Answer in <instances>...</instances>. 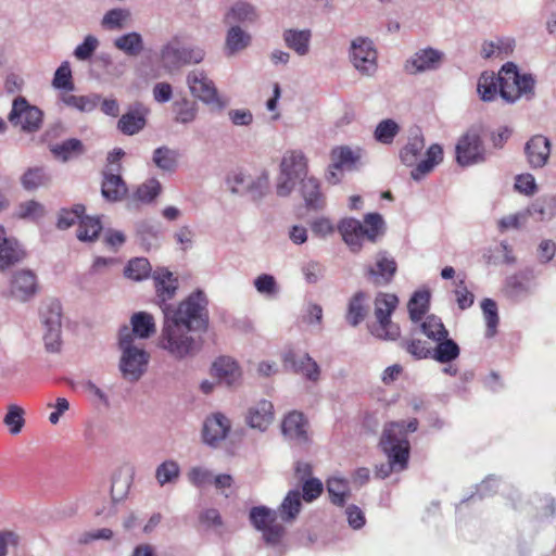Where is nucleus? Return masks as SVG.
Wrapping results in <instances>:
<instances>
[{
  "instance_id": "f257e3e1",
  "label": "nucleus",
  "mask_w": 556,
  "mask_h": 556,
  "mask_svg": "<svg viewBox=\"0 0 556 556\" xmlns=\"http://www.w3.org/2000/svg\"><path fill=\"white\" fill-rule=\"evenodd\" d=\"M418 429V420L410 418L407 421H391L383 428L380 446L388 458L387 465L377 468L376 475L384 479L392 472L406 469L409 458L408 433Z\"/></svg>"
},
{
  "instance_id": "f03ea898",
  "label": "nucleus",
  "mask_w": 556,
  "mask_h": 556,
  "mask_svg": "<svg viewBox=\"0 0 556 556\" xmlns=\"http://www.w3.org/2000/svg\"><path fill=\"white\" fill-rule=\"evenodd\" d=\"M399 155L402 164L412 167L410 178L420 181L442 163L443 149L433 143L425 151V138L416 130L408 137Z\"/></svg>"
},
{
  "instance_id": "7ed1b4c3",
  "label": "nucleus",
  "mask_w": 556,
  "mask_h": 556,
  "mask_svg": "<svg viewBox=\"0 0 556 556\" xmlns=\"http://www.w3.org/2000/svg\"><path fill=\"white\" fill-rule=\"evenodd\" d=\"M207 304L204 291L195 290L177 305L163 304V320L193 331L205 330L208 324Z\"/></svg>"
},
{
  "instance_id": "20e7f679",
  "label": "nucleus",
  "mask_w": 556,
  "mask_h": 556,
  "mask_svg": "<svg viewBox=\"0 0 556 556\" xmlns=\"http://www.w3.org/2000/svg\"><path fill=\"white\" fill-rule=\"evenodd\" d=\"M192 330L163 320L157 346L177 362L194 358L201 351V341L190 334Z\"/></svg>"
},
{
  "instance_id": "39448f33",
  "label": "nucleus",
  "mask_w": 556,
  "mask_h": 556,
  "mask_svg": "<svg viewBox=\"0 0 556 556\" xmlns=\"http://www.w3.org/2000/svg\"><path fill=\"white\" fill-rule=\"evenodd\" d=\"M118 369L127 381H138L147 371L150 354L143 342H135L128 331L118 337Z\"/></svg>"
},
{
  "instance_id": "423d86ee",
  "label": "nucleus",
  "mask_w": 556,
  "mask_h": 556,
  "mask_svg": "<svg viewBox=\"0 0 556 556\" xmlns=\"http://www.w3.org/2000/svg\"><path fill=\"white\" fill-rule=\"evenodd\" d=\"M338 229L343 241L352 252H358L364 239L375 242L384 231V220L378 213H369L364 217V223L355 218H343Z\"/></svg>"
},
{
  "instance_id": "0eeeda50",
  "label": "nucleus",
  "mask_w": 556,
  "mask_h": 556,
  "mask_svg": "<svg viewBox=\"0 0 556 556\" xmlns=\"http://www.w3.org/2000/svg\"><path fill=\"white\" fill-rule=\"evenodd\" d=\"M535 78L530 73L520 72L513 62L505 63L500 70V96L507 103H515L535 96Z\"/></svg>"
},
{
  "instance_id": "6e6552de",
  "label": "nucleus",
  "mask_w": 556,
  "mask_h": 556,
  "mask_svg": "<svg viewBox=\"0 0 556 556\" xmlns=\"http://www.w3.org/2000/svg\"><path fill=\"white\" fill-rule=\"evenodd\" d=\"M279 167L276 192L279 197H287L296 182L307 175V157L302 150H288L283 153Z\"/></svg>"
},
{
  "instance_id": "1a4fd4ad",
  "label": "nucleus",
  "mask_w": 556,
  "mask_h": 556,
  "mask_svg": "<svg viewBox=\"0 0 556 556\" xmlns=\"http://www.w3.org/2000/svg\"><path fill=\"white\" fill-rule=\"evenodd\" d=\"M249 520L253 528L262 534L266 545L279 546L285 538L286 529L278 521L276 510L266 506H255L250 509Z\"/></svg>"
},
{
  "instance_id": "9d476101",
  "label": "nucleus",
  "mask_w": 556,
  "mask_h": 556,
  "mask_svg": "<svg viewBox=\"0 0 556 556\" xmlns=\"http://www.w3.org/2000/svg\"><path fill=\"white\" fill-rule=\"evenodd\" d=\"M204 58V49L195 46H186L178 37L170 39L161 49L163 66L169 72L187 64H199Z\"/></svg>"
},
{
  "instance_id": "9b49d317",
  "label": "nucleus",
  "mask_w": 556,
  "mask_h": 556,
  "mask_svg": "<svg viewBox=\"0 0 556 556\" xmlns=\"http://www.w3.org/2000/svg\"><path fill=\"white\" fill-rule=\"evenodd\" d=\"M399 303L397 296L392 293L380 292L375 299V316L378 321L371 333L384 340H395L400 337V327L391 321V315Z\"/></svg>"
},
{
  "instance_id": "f8f14e48",
  "label": "nucleus",
  "mask_w": 556,
  "mask_h": 556,
  "mask_svg": "<svg viewBox=\"0 0 556 556\" xmlns=\"http://www.w3.org/2000/svg\"><path fill=\"white\" fill-rule=\"evenodd\" d=\"M349 60L361 76L370 78L378 71V52L369 38L356 37L351 41Z\"/></svg>"
},
{
  "instance_id": "ddd939ff",
  "label": "nucleus",
  "mask_w": 556,
  "mask_h": 556,
  "mask_svg": "<svg viewBox=\"0 0 556 556\" xmlns=\"http://www.w3.org/2000/svg\"><path fill=\"white\" fill-rule=\"evenodd\" d=\"M8 119L14 127H18L21 131L34 134L41 128L43 113L39 108L30 104L24 97H17L12 102Z\"/></svg>"
},
{
  "instance_id": "4468645a",
  "label": "nucleus",
  "mask_w": 556,
  "mask_h": 556,
  "mask_svg": "<svg viewBox=\"0 0 556 556\" xmlns=\"http://www.w3.org/2000/svg\"><path fill=\"white\" fill-rule=\"evenodd\" d=\"M40 282L36 271L29 268H20L12 273L10 278L9 295L17 303H28L40 292Z\"/></svg>"
},
{
  "instance_id": "2eb2a0df",
  "label": "nucleus",
  "mask_w": 556,
  "mask_h": 556,
  "mask_svg": "<svg viewBox=\"0 0 556 556\" xmlns=\"http://www.w3.org/2000/svg\"><path fill=\"white\" fill-rule=\"evenodd\" d=\"M186 83L192 97L207 105L222 109L225 103L222 100L215 83L206 72L194 68L187 74Z\"/></svg>"
},
{
  "instance_id": "dca6fc26",
  "label": "nucleus",
  "mask_w": 556,
  "mask_h": 556,
  "mask_svg": "<svg viewBox=\"0 0 556 556\" xmlns=\"http://www.w3.org/2000/svg\"><path fill=\"white\" fill-rule=\"evenodd\" d=\"M485 148L477 129L462 135L455 147L456 162L460 166H471L485 161Z\"/></svg>"
},
{
  "instance_id": "f3484780",
  "label": "nucleus",
  "mask_w": 556,
  "mask_h": 556,
  "mask_svg": "<svg viewBox=\"0 0 556 556\" xmlns=\"http://www.w3.org/2000/svg\"><path fill=\"white\" fill-rule=\"evenodd\" d=\"M445 53L442 50L426 47L417 50L405 62V71L412 75L437 72L445 62Z\"/></svg>"
},
{
  "instance_id": "a211bd4d",
  "label": "nucleus",
  "mask_w": 556,
  "mask_h": 556,
  "mask_svg": "<svg viewBox=\"0 0 556 556\" xmlns=\"http://www.w3.org/2000/svg\"><path fill=\"white\" fill-rule=\"evenodd\" d=\"M211 375L218 384L238 388L242 382L243 372L239 364L229 356H220L211 367Z\"/></svg>"
},
{
  "instance_id": "6ab92c4d",
  "label": "nucleus",
  "mask_w": 556,
  "mask_h": 556,
  "mask_svg": "<svg viewBox=\"0 0 556 556\" xmlns=\"http://www.w3.org/2000/svg\"><path fill=\"white\" fill-rule=\"evenodd\" d=\"M283 364L305 379L317 382L320 378L319 365L305 352L289 350L282 355Z\"/></svg>"
},
{
  "instance_id": "aec40b11",
  "label": "nucleus",
  "mask_w": 556,
  "mask_h": 556,
  "mask_svg": "<svg viewBox=\"0 0 556 556\" xmlns=\"http://www.w3.org/2000/svg\"><path fill=\"white\" fill-rule=\"evenodd\" d=\"M275 419L274 404L266 400L261 399L251 404L244 415L245 424L254 430L265 432Z\"/></svg>"
},
{
  "instance_id": "412c9836",
  "label": "nucleus",
  "mask_w": 556,
  "mask_h": 556,
  "mask_svg": "<svg viewBox=\"0 0 556 556\" xmlns=\"http://www.w3.org/2000/svg\"><path fill=\"white\" fill-rule=\"evenodd\" d=\"M231 429L230 419L223 413H213L206 417L202 437L205 444L217 447L228 435Z\"/></svg>"
},
{
  "instance_id": "4be33fe9",
  "label": "nucleus",
  "mask_w": 556,
  "mask_h": 556,
  "mask_svg": "<svg viewBox=\"0 0 556 556\" xmlns=\"http://www.w3.org/2000/svg\"><path fill=\"white\" fill-rule=\"evenodd\" d=\"M396 271V263L386 252H379L366 268L367 278L377 286L388 285Z\"/></svg>"
},
{
  "instance_id": "5701e85b",
  "label": "nucleus",
  "mask_w": 556,
  "mask_h": 556,
  "mask_svg": "<svg viewBox=\"0 0 556 556\" xmlns=\"http://www.w3.org/2000/svg\"><path fill=\"white\" fill-rule=\"evenodd\" d=\"M535 287L532 274L530 271H521L506 278L503 293L508 299L518 301L532 294Z\"/></svg>"
},
{
  "instance_id": "b1692460",
  "label": "nucleus",
  "mask_w": 556,
  "mask_h": 556,
  "mask_svg": "<svg viewBox=\"0 0 556 556\" xmlns=\"http://www.w3.org/2000/svg\"><path fill=\"white\" fill-rule=\"evenodd\" d=\"M124 331H128L135 342H143L156 331L154 317L147 312L135 313L130 317V326H123L118 337H123Z\"/></svg>"
},
{
  "instance_id": "393cba45",
  "label": "nucleus",
  "mask_w": 556,
  "mask_h": 556,
  "mask_svg": "<svg viewBox=\"0 0 556 556\" xmlns=\"http://www.w3.org/2000/svg\"><path fill=\"white\" fill-rule=\"evenodd\" d=\"M527 161L531 168L544 167L551 155V141L543 135L531 137L525 147Z\"/></svg>"
},
{
  "instance_id": "a878e982",
  "label": "nucleus",
  "mask_w": 556,
  "mask_h": 556,
  "mask_svg": "<svg viewBox=\"0 0 556 556\" xmlns=\"http://www.w3.org/2000/svg\"><path fill=\"white\" fill-rule=\"evenodd\" d=\"M25 251L20 242L7 233L5 228L0 224V270L23 261Z\"/></svg>"
},
{
  "instance_id": "bb28decb",
  "label": "nucleus",
  "mask_w": 556,
  "mask_h": 556,
  "mask_svg": "<svg viewBox=\"0 0 556 556\" xmlns=\"http://www.w3.org/2000/svg\"><path fill=\"white\" fill-rule=\"evenodd\" d=\"M307 428V420L300 412H290L282 419V433L290 441L305 443L308 440Z\"/></svg>"
},
{
  "instance_id": "cd10ccee",
  "label": "nucleus",
  "mask_w": 556,
  "mask_h": 556,
  "mask_svg": "<svg viewBox=\"0 0 556 556\" xmlns=\"http://www.w3.org/2000/svg\"><path fill=\"white\" fill-rule=\"evenodd\" d=\"M252 36L239 25H229L225 36L224 52L230 58L235 56L251 46Z\"/></svg>"
},
{
  "instance_id": "c85d7f7f",
  "label": "nucleus",
  "mask_w": 556,
  "mask_h": 556,
  "mask_svg": "<svg viewBox=\"0 0 556 556\" xmlns=\"http://www.w3.org/2000/svg\"><path fill=\"white\" fill-rule=\"evenodd\" d=\"M515 46V39L510 37L484 40L481 43L480 55L483 59H504L513 53Z\"/></svg>"
},
{
  "instance_id": "c756f323",
  "label": "nucleus",
  "mask_w": 556,
  "mask_h": 556,
  "mask_svg": "<svg viewBox=\"0 0 556 556\" xmlns=\"http://www.w3.org/2000/svg\"><path fill=\"white\" fill-rule=\"evenodd\" d=\"M153 280L157 298L163 304H166L165 302L176 294L178 289L177 278L169 270L161 268L154 271Z\"/></svg>"
},
{
  "instance_id": "7c9ffc66",
  "label": "nucleus",
  "mask_w": 556,
  "mask_h": 556,
  "mask_svg": "<svg viewBox=\"0 0 556 556\" xmlns=\"http://www.w3.org/2000/svg\"><path fill=\"white\" fill-rule=\"evenodd\" d=\"M282 39L285 45L299 56L308 54L312 39L309 29H286L282 33Z\"/></svg>"
},
{
  "instance_id": "2f4dec72",
  "label": "nucleus",
  "mask_w": 556,
  "mask_h": 556,
  "mask_svg": "<svg viewBox=\"0 0 556 556\" xmlns=\"http://www.w3.org/2000/svg\"><path fill=\"white\" fill-rule=\"evenodd\" d=\"M257 18L258 13L252 4L238 2L227 11L224 22L228 25H249L255 23Z\"/></svg>"
},
{
  "instance_id": "473e14b6",
  "label": "nucleus",
  "mask_w": 556,
  "mask_h": 556,
  "mask_svg": "<svg viewBox=\"0 0 556 556\" xmlns=\"http://www.w3.org/2000/svg\"><path fill=\"white\" fill-rule=\"evenodd\" d=\"M134 476V468L130 466L119 467L112 479L111 496L113 502L122 501L128 493Z\"/></svg>"
},
{
  "instance_id": "72a5a7b5",
  "label": "nucleus",
  "mask_w": 556,
  "mask_h": 556,
  "mask_svg": "<svg viewBox=\"0 0 556 556\" xmlns=\"http://www.w3.org/2000/svg\"><path fill=\"white\" fill-rule=\"evenodd\" d=\"M362 150L341 146L331 151V167L333 169H351L361 160Z\"/></svg>"
},
{
  "instance_id": "f704fd0d",
  "label": "nucleus",
  "mask_w": 556,
  "mask_h": 556,
  "mask_svg": "<svg viewBox=\"0 0 556 556\" xmlns=\"http://www.w3.org/2000/svg\"><path fill=\"white\" fill-rule=\"evenodd\" d=\"M46 213L45 205L31 199L20 202L12 212V218L36 223L43 218Z\"/></svg>"
},
{
  "instance_id": "c9c22d12",
  "label": "nucleus",
  "mask_w": 556,
  "mask_h": 556,
  "mask_svg": "<svg viewBox=\"0 0 556 556\" xmlns=\"http://www.w3.org/2000/svg\"><path fill=\"white\" fill-rule=\"evenodd\" d=\"M101 192L106 200L115 202L126 195L127 187L118 173H104Z\"/></svg>"
},
{
  "instance_id": "e433bc0d",
  "label": "nucleus",
  "mask_w": 556,
  "mask_h": 556,
  "mask_svg": "<svg viewBox=\"0 0 556 556\" xmlns=\"http://www.w3.org/2000/svg\"><path fill=\"white\" fill-rule=\"evenodd\" d=\"M477 91L482 101H494L500 94V73L483 72L478 79Z\"/></svg>"
},
{
  "instance_id": "4c0bfd02",
  "label": "nucleus",
  "mask_w": 556,
  "mask_h": 556,
  "mask_svg": "<svg viewBox=\"0 0 556 556\" xmlns=\"http://www.w3.org/2000/svg\"><path fill=\"white\" fill-rule=\"evenodd\" d=\"M152 161L162 172L173 174L178 168L179 152L168 147H160L153 151Z\"/></svg>"
},
{
  "instance_id": "58836bf2",
  "label": "nucleus",
  "mask_w": 556,
  "mask_h": 556,
  "mask_svg": "<svg viewBox=\"0 0 556 556\" xmlns=\"http://www.w3.org/2000/svg\"><path fill=\"white\" fill-rule=\"evenodd\" d=\"M301 506L302 502L300 491L291 490L287 493L276 511L282 521L292 522L298 517Z\"/></svg>"
},
{
  "instance_id": "ea45409f",
  "label": "nucleus",
  "mask_w": 556,
  "mask_h": 556,
  "mask_svg": "<svg viewBox=\"0 0 556 556\" xmlns=\"http://www.w3.org/2000/svg\"><path fill=\"white\" fill-rule=\"evenodd\" d=\"M26 410L18 404L11 403L7 406V413L3 416V425L12 435L22 432L26 424Z\"/></svg>"
},
{
  "instance_id": "a19ab883",
  "label": "nucleus",
  "mask_w": 556,
  "mask_h": 556,
  "mask_svg": "<svg viewBox=\"0 0 556 556\" xmlns=\"http://www.w3.org/2000/svg\"><path fill=\"white\" fill-rule=\"evenodd\" d=\"M131 21V12L126 8L109 10L101 20V26L108 30H121L126 28Z\"/></svg>"
},
{
  "instance_id": "79ce46f5",
  "label": "nucleus",
  "mask_w": 556,
  "mask_h": 556,
  "mask_svg": "<svg viewBox=\"0 0 556 556\" xmlns=\"http://www.w3.org/2000/svg\"><path fill=\"white\" fill-rule=\"evenodd\" d=\"M146 126V111H130L121 116L117 128L124 135L132 136L138 134Z\"/></svg>"
},
{
  "instance_id": "37998d69",
  "label": "nucleus",
  "mask_w": 556,
  "mask_h": 556,
  "mask_svg": "<svg viewBox=\"0 0 556 556\" xmlns=\"http://www.w3.org/2000/svg\"><path fill=\"white\" fill-rule=\"evenodd\" d=\"M301 180V191L305 203L311 208H321L324 206V199L319 190V182L314 177L307 175Z\"/></svg>"
},
{
  "instance_id": "c03bdc74",
  "label": "nucleus",
  "mask_w": 556,
  "mask_h": 556,
  "mask_svg": "<svg viewBox=\"0 0 556 556\" xmlns=\"http://www.w3.org/2000/svg\"><path fill=\"white\" fill-rule=\"evenodd\" d=\"M435 343L437 346L432 349L431 358L439 363H451L460 354L458 344L454 340L448 339V337H445V339H442L441 341H435Z\"/></svg>"
},
{
  "instance_id": "a18cd8bd",
  "label": "nucleus",
  "mask_w": 556,
  "mask_h": 556,
  "mask_svg": "<svg viewBox=\"0 0 556 556\" xmlns=\"http://www.w3.org/2000/svg\"><path fill=\"white\" fill-rule=\"evenodd\" d=\"M114 47L127 55L136 56L143 50V38L137 31H130L114 39Z\"/></svg>"
},
{
  "instance_id": "49530a36",
  "label": "nucleus",
  "mask_w": 556,
  "mask_h": 556,
  "mask_svg": "<svg viewBox=\"0 0 556 556\" xmlns=\"http://www.w3.org/2000/svg\"><path fill=\"white\" fill-rule=\"evenodd\" d=\"M417 324L418 330L433 342L441 341L445 339V337H448V331L442 320L434 315H429Z\"/></svg>"
},
{
  "instance_id": "de8ad7c7",
  "label": "nucleus",
  "mask_w": 556,
  "mask_h": 556,
  "mask_svg": "<svg viewBox=\"0 0 556 556\" xmlns=\"http://www.w3.org/2000/svg\"><path fill=\"white\" fill-rule=\"evenodd\" d=\"M102 230V224L99 217L84 215L79 222L76 237L83 242L94 241L100 231Z\"/></svg>"
},
{
  "instance_id": "09e8293b",
  "label": "nucleus",
  "mask_w": 556,
  "mask_h": 556,
  "mask_svg": "<svg viewBox=\"0 0 556 556\" xmlns=\"http://www.w3.org/2000/svg\"><path fill=\"white\" fill-rule=\"evenodd\" d=\"M50 151L55 159L62 162H67L68 160L81 154L84 149L81 141L73 138L51 146Z\"/></svg>"
},
{
  "instance_id": "8fccbe9b",
  "label": "nucleus",
  "mask_w": 556,
  "mask_h": 556,
  "mask_svg": "<svg viewBox=\"0 0 556 556\" xmlns=\"http://www.w3.org/2000/svg\"><path fill=\"white\" fill-rule=\"evenodd\" d=\"M50 176L43 167L28 168L21 177V185L27 191L48 185Z\"/></svg>"
},
{
  "instance_id": "3c124183",
  "label": "nucleus",
  "mask_w": 556,
  "mask_h": 556,
  "mask_svg": "<svg viewBox=\"0 0 556 556\" xmlns=\"http://www.w3.org/2000/svg\"><path fill=\"white\" fill-rule=\"evenodd\" d=\"M430 295L427 291H417L408 302L407 308L413 323L421 321L428 311Z\"/></svg>"
},
{
  "instance_id": "603ef678",
  "label": "nucleus",
  "mask_w": 556,
  "mask_h": 556,
  "mask_svg": "<svg viewBox=\"0 0 556 556\" xmlns=\"http://www.w3.org/2000/svg\"><path fill=\"white\" fill-rule=\"evenodd\" d=\"M40 318L46 327H61V303L53 299L45 301L40 307Z\"/></svg>"
},
{
  "instance_id": "864d4df0",
  "label": "nucleus",
  "mask_w": 556,
  "mask_h": 556,
  "mask_svg": "<svg viewBox=\"0 0 556 556\" xmlns=\"http://www.w3.org/2000/svg\"><path fill=\"white\" fill-rule=\"evenodd\" d=\"M532 216H538L539 220L551 219L556 214V195H546L529 206Z\"/></svg>"
},
{
  "instance_id": "5fc2aeb1",
  "label": "nucleus",
  "mask_w": 556,
  "mask_h": 556,
  "mask_svg": "<svg viewBox=\"0 0 556 556\" xmlns=\"http://www.w3.org/2000/svg\"><path fill=\"white\" fill-rule=\"evenodd\" d=\"M180 476V466L174 459L161 463L155 469V479L163 486L167 483H175Z\"/></svg>"
},
{
  "instance_id": "6e6d98bb",
  "label": "nucleus",
  "mask_w": 556,
  "mask_h": 556,
  "mask_svg": "<svg viewBox=\"0 0 556 556\" xmlns=\"http://www.w3.org/2000/svg\"><path fill=\"white\" fill-rule=\"evenodd\" d=\"M367 295L364 292L355 293L349 302L346 319L350 325L357 326L366 315L365 303Z\"/></svg>"
},
{
  "instance_id": "4d7b16f0",
  "label": "nucleus",
  "mask_w": 556,
  "mask_h": 556,
  "mask_svg": "<svg viewBox=\"0 0 556 556\" xmlns=\"http://www.w3.org/2000/svg\"><path fill=\"white\" fill-rule=\"evenodd\" d=\"M327 490L332 503L342 506L350 496L349 483L345 479L331 477L327 481Z\"/></svg>"
},
{
  "instance_id": "13d9d810",
  "label": "nucleus",
  "mask_w": 556,
  "mask_h": 556,
  "mask_svg": "<svg viewBox=\"0 0 556 556\" xmlns=\"http://www.w3.org/2000/svg\"><path fill=\"white\" fill-rule=\"evenodd\" d=\"M268 190L269 176L267 173L263 172L251 176L245 193L249 194L252 200L258 201L268 193Z\"/></svg>"
},
{
  "instance_id": "bf43d9fd",
  "label": "nucleus",
  "mask_w": 556,
  "mask_h": 556,
  "mask_svg": "<svg viewBox=\"0 0 556 556\" xmlns=\"http://www.w3.org/2000/svg\"><path fill=\"white\" fill-rule=\"evenodd\" d=\"M52 87L54 89L64 90L67 92H71L75 89L71 64L68 61H63L56 68L52 79Z\"/></svg>"
},
{
  "instance_id": "052dcab7",
  "label": "nucleus",
  "mask_w": 556,
  "mask_h": 556,
  "mask_svg": "<svg viewBox=\"0 0 556 556\" xmlns=\"http://www.w3.org/2000/svg\"><path fill=\"white\" fill-rule=\"evenodd\" d=\"M100 101V96H75V94H64L62 97V102L67 106H72L77 109L80 112H91L93 111Z\"/></svg>"
},
{
  "instance_id": "680f3d73",
  "label": "nucleus",
  "mask_w": 556,
  "mask_h": 556,
  "mask_svg": "<svg viewBox=\"0 0 556 556\" xmlns=\"http://www.w3.org/2000/svg\"><path fill=\"white\" fill-rule=\"evenodd\" d=\"M85 215V206L76 204L72 208H62L58 213L56 227L61 230L68 229L76 223L79 224Z\"/></svg>"
},
{
  "instance_id": "e2e57ef3",
  "label": "nucleus",
  "mask_w": 556,
  "mask_h": 556,
  "mask_svg": "<svg viewBox=\"0 0 556 556\" xmlns=\"http://www.w3.org/2000/svg\"><path fill=\"white\" fill-rule=\"evenodd\" d=\"M253 286L258 294L273 299L278 295L280 289L276 278L270 274H261L253 280Z\"/></svg>"
},
{
  "instance_id": "0e129e2a",
  "label": "nucleus",
  "mask_w": 556,
  "mask_h": 556,
  "mask_svg": "<svg viewBox=\"0 0 556 556\" xmlns=\"http://www.w3.org/2000/svg\"><path fill=\"white\" fill-rule=\"evenodd\" d=\"M175 122L179 124H190L198 115V105L188 100L181 99L174 103Z\"/></svg>"
},
{
  "instance_id": "69168bd1",
  "label": "nucleus",
  "mask_w": 556,
  "mask_h": 556,
  "mask_svg": "<svg viewBox=\"0 0 556 556\" xmlns=\"http://www.w3.org/2000/svg\"><path fill=\"white\" fill-rule=\"evenodd\" d=\"M150 273L151 265L144 257H137L129 261L124 270L125 276L135 281L148 278Z\"/></svg>"
},
{
  "instance_id": "338daca9",
  "label": "nucleus",
  "mask_w": 556,
  "mask_h": 556,
  "mask_svg": "<svg viewBox=\"0 0 556 556\" xmlns=\"http://www.w3.org/2000/svg\"><path fill=\"white\" fill-rule=\"evenodd\" d=\"M161 191V182L156 178H151L137 188L134 198L142 203H151L160 195Z\"/></svg>"
},
{
  "instance_id": "774afa93",
  "label": "nucleus",
  "mask_w": 556,
  "mask_h": 556,
  "mask_svg": "<svg viewBox=\"0 0 556 556\" xmlns=\"http://www.w3.org/2000/svg\"><path fill=\"white\" fill-rule=\"evenodd\" d=\"M399 131L400 126L393 119L387 118L377 125L374 137L380 143L390 144L393 142Z\"/></svg>"
}]
</instances>
